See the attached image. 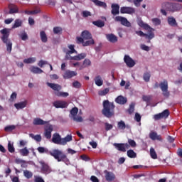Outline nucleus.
Listing matches in <instances>:
<instances>
[{"label": "nucleus", "mask_w": 182, "mask_h": 182, "mask_svg": "<svg viewBox=\"0 0 182 182\" xmlns=\"http://www.w3.org/2000/svg\"><path fill=\"white\" fill-rule=\"evenodd\" d=\"M37 150L39 153H47V154H50L58 162L63 161V163H65V164L69 163V159L68 158V156H66V154H65L62 151L59 149H53V151H49L44 147L39 146Z\"/></svg>", "instance_id": "f257e3e1"}, {"label": "nucleus", "mask_w": 182, "mask_h": 182, "mask_svg": "<svg viewBox=\"0 0 182 182\" xmlns=\"http://www.w3.org/2000/svg\"><path fill=\"white\" fill-rule=\"evenodd\" d=\"M181 5L179 3H173V2H164L161 4V14L167 16V11L168 12H178L181 11Z\"/></svg>", "instance_id": "f03ea898"}, {"label": "nucleus", "mask_w": 182, "mask_h": 182, "mask_svg": "<svg viewBox=\"0 0 182 182\" xmlns=\"http://www.w3.org/2000/svg\"><path fill=\"white\" fill-rule=\"evenodd\" d=\"M102 106V114L103 116L108 119L114 116V108L116 106L114 102H110L108 100H106L103 101Z\"/></svg>", "instance_id": "7ed1b4c3"}, {"label": "nucleus", "mask_w": 182, "mask_h": 182, "mask_svg": "<svg viewBox=\"0 0 182 182\" xmlns=\"http://www.w3.org/2000/svg\"><path fill=\"white\" fill-rule=\"evenodd\" d=\"M0 33L2 35L1 39L4 43L6 44L7 52L11 53L12 52V42L9 40V35H11V29L3 28L0 31Z\"/></svg>", "instance_id": "20e7f679"}, {"label": "nucleus", "mask_w": 182, "mask_h": 182, "mask_svg": "<svg viewBox=\"0 0 182 182\" xmlns=\"http://www.w3.org/2000/svg\"><path fill=\"white\" fill-rule=\"evenodd\" d=\"M73 140L72 135L68 134L65 137L62 138L58 133L53 134L52 141L54 144H60L61 146H66L69 141Z\"/></svg>", "instance_id": "39448f33"}, {"label": "nucleus", "mask_w": 182, "mask_h": 182, "mask_svg": "<svg viewBox=\"0 0 182 182\" xmlns=\"http://www.w3.org/2000/svg\"><path fill=\"white\" fill-rule=\"evenodd\" d=\"M159 87L162 92L163 96L166 99H168L170 97V91H168V82L167 80H164L163 82L159 83Z\"/></svg>", "instance_id": "423d86ee"}, {"label": "nucleus", "mask_w": 182, "mask_h": 182, "mask_svg": "<svg viewBox=\"0 0 182 182\" xmlns=\"http://www.w3.org/2000/svg\"><path fill=\"white\" fill-rule=\"evenodd\" d=\"M135 33L138 35V36H144L146 39H153L154 38V31L151 30V31H148L147 33H144L141 31H136Z\"/></svg>", "instance_id": "0eeeda50"}, {"label": "nucleus", "mask_w": 182, "mask_h": 182, "mask_svg": "<svg viewBox=\"0 0 182 182\" xmlns=\"http://www.w3.org/2000/svg\"><path fill=\"white\" fill-rule=\"evenodd\" d=\"M52 132H53V126L48 124L44 128V136L46 139H52Z\"/></svg>", "instance_id": "6e6552de"}, {"label": "nucleus", "mask_w": 182, "mask_h": 182, "mask_svg": "<svg viewBox=\"0 0 182 182\" xmlns=\"http://www.w3.org/2000/svg\"><path fill=\"white\" fill-rule=\"evenodd\" d=\"M168 116H170V111L165 109L161 113L155 114L154 119V120H160L161 119H167Z\"/></svg>", "instance_id": "1a4fd4ad"}, {"label": "nucleus", "mask_w": 182, "mask_h": 182, "mask_svg": "<svg viewBox=\"0 0 182 182\" xmlns=\"http://www.w3.org/2000/svg\"><path fill=\"white\" fill-rule=\"evenodd\" d=\"M115 22H120L122 25H123L124 26H131L130 22H129V21H127V18L118 16H116L114 18Z\"/></svg>", "instance_id": "9d476101"}, {"label": "nucleus", "mask_w": 182, "mask_h": 182, "mask_svg": "<svg viewBox=\"0 0 182 182\" xmlns=\"http://www.w3.org/2000/svg\"><path fill=\"white\" fill-rule=\"evenodd\" d=\"M113 146H115V149H117V150H118L119 151H122L123 153H125L126 149H129V147H130V146L127 143V144L114 143Z\"/></svg>", "instance_id": "9b49d317"}, {"label": "nucleus", "mask_w": 182, "mask_h": 182, "mask_svg": "<svg viewBox=\"0 0 182 182\" xmlns=\"http://www.w3.org/2000/svg\"><path fill=\"white\" fill-rule=\"evenodd\" d=\"M53 105L56 109H65L68 107V102L65 101L58 100L54 102Z\"/></svg>", "instance_id": "f8f14e48"}, {"label": "nucleus", "mask_w": 182, "mask_h": 182, "mask_svg": "<svg viewBox=\"0 0 182 182\" xmlns=\"http://www.w3.org/2000/svg\"><path fill=\"white\" fill-rule=\"evenodd\" d=\"M124 61L128 68H133L136 65V62L133 60L129 55H125L124 57Z\"/></svg>", "instance_id": "ddd939ff"}, {"label": "nucleus", "mask_w": 182, "mask_h": 182, "mask_svg": "<svg viewBox=\"0 0 182 182\" xmlns=\"http://www.w3.org/2000/svg\"><path fill=\"white\" fill-rule=\"evenodd\" d=\"M41 171L43 173V174H50V173H52V169L50 168V166L48 165V164L45 162H41Z\"/></svg>", "instance_id": "4468645a"}, {"label": "nucleus", "mask_w": 182, "mask_h": 182, "mask_svg": "<svg viewBox=\"0 0 182 182\" xmlns=\"http://www.w3.org/2000/svg\"><path fill=\"white\" fill-rule=\"evenodd\" d=\"M77 73L76 71H70L69 70H66L63 75L64 79H72V77L77 76Z\"/></svg>", "instance_id": "2eb2a0df"}, {"label": "nucleus", "mask_w": 182, "mask_h": 182, "mask_svg": "<svg viewBox=\"0 0 182 182\" xmlns=\"http://www.w3.org/2000/svg\"><path fill=\"white\" fill-rule=\"evenodd\" d=\"M136 12V10L133 7H126L123 6L120 9V13L121 14H128L131 15L132 14H134Z\"/></svg>", "instance_id": "dca6fc26"}, {"label": "nucleus", "mask_w": 182, "mask_h": 182, "mask_svg": "<svg viewBox=\"0 0 182 182\" xmlns=\"http://www.w3.org/2000/svg\"><path fill=\"white\" fill-rule=\"evenodd\" d=\"M149 139L153 141L158 140V141H163V138H161V135H159L157 134V132L153 131L149 133Z\"/></svg>", "instance_id": "f3484780"}, {"label": "nucleus", "mask_w": 182, "mask_h": 182, "mask_svg": "<svg viewBox=\"0 0 182 182\" xmlns=\"http://www.w3.org/2000/svg\"><path fill=\"white\" fill-rule=\"evenodd\" d=\"M111 14L114 16L119 15L120 14V6L117 4H112L111 5Z\"/></svg>", "instance_id": "a211bd4d"}, {"label": "nucleus", "mask_w": 182, "mask_h": 182, "mask_svg": "<svg viewBox=\"0 0 182 182\" xmlns=\"http://www.w3.org/2000/svg\"><path fill=\"white\" fill-rule=\"evenodd\" d=\"M104 173L105 174V179L107 180V181H113L114 178H116V176L114 175V173H113V172L105 170Z\"/></svg>", "instance_id": "6ab92c4d"}, {"label": "nucleus", "mask_w": 182, "mask_h": 182, "mask_svg": "<svg viewBox=\"0 0 182 182\" xmlns=\"http://www.w3.org/2000/svg\"><path fill=\"white\" fill-rule=\"evenodd\" d=\"M47 86L50 87L54 92H60V90H62V86L59 84L47 82Z\"/></svg>", "instance_id": "aec40b11"}, {"label": "nucleus", "mask_w": 182, "mask_h": 182, "mask_svg": "<svg viewBox=\"0 0 182 182\" xmlns=\"http://www.w3.org/2000/svg\"><path fill=\"white\" fill-rule=\"evenodd\" d=\"M48 123H49V122L43 121V119L41 118H35L33 121L34 126H44V124H48Z\"/></svg>", "instance_id": "412c9836"}, {"label": "nucleus", "mask_w": 182, "mask_h": 182, "mask_svg": "<svg viewBox=\"0 0 182 182\" xmlns=\"http://www.w3.org/2000/svg\"><path fill=\"white\" fill-rule=\"evenodd\" d=\"M138 25L141 28H144L145 29V31H147V32H151V31H154L153 29V28L150 27V26H149L148 24L144 23V22L142 21V20H139L138 21Z\"/></svg>", "instance_id": "4be33fe9"}, {"label": "nucleus", "mask_w": 182, "mask_h": 182, "mask_svg": "<svg viewBox=\"0 0 182 182\" xmlns=\"http://www.w3.org/2000/svg\"><path fill=\"white\" fill-rule=\"evenodd\" d=\"M116 103H118V105H126L127 103V98L119 95L115 99Z\"/></svg>", "instance_id": "5701e85b"}, {"label": "nucleus", "mask_w": 182, "mask_h": 182, "mask_svg": "<svg viewBox=\"0 0 182 182\" xmlns=\"http://www.w3.org/2000/svg\"><path fill=\"white\" fill-rule=\"evenodd\" d=\"M91 2H93L96 6H101V8H105L106 9L107 8V4L105 2L100 1L99 0H90Z\"/></svg>", "instance_id": "b1692460"}, {"label": "nucleus", "mask_w": 182, "mask_h": 182, "mask_svg": "<svg viewBox=\"0 0 182 182\" xmlns=\"http://www.w3.org/2000/svg\"><path fill=\"white\" fill-rule=\"evenodd\" d=\"M82 38H84V41H87L89 39H92V33L89 32L88 31H84L81 33Z\"/></svg>", "instance_id": "393cba45"}, {"label": "nucleus", "mask_w": 182, "mask_h": 182, "mask_svg": "<svg viewBox=\"0 0 182 182\" xmlns=\"http://www.w3.org/2000/svg\"><path fill=\"white\" fill-rule=\"evenodd\" d=\"M87 55L85 53H82L80 54H78L77 55H75L73 57H70V59L73 60H82L86 58Z\"/></svg>", "instance_id": "a878e982"}, {"label": "nucleus", "mask_w": 182, "mask_h": 182, "mask_svg": "<svg viewBox=\"0 0 182 182\" xmlns=\"http://www.w3.org/2000/svg\"><path fill=\"white\" fill-rule=\"evenodd\" d=\"M95 83L97 86H103V78H102V76L97 75L95 79Z\"/></svg>", "instance_id": "bb28decb"}, {"label": "nucleus", "mask_w": 182, "mask_h": 182, "mask_svg": "<svg viewBox=\"0 0 182 182\" xmlns=\"http://www.w3.org/2000/svg\"><path fill=\"white\" fill-rule=\"evenodd\" d=\"M107 39L109 41V42H111V43H116L117 42V36H116L114 34H108L107 35Z\"/></svg>", "instance_id": "cd10ccee"}, {"label": "nucleus", "mask_w": 182, "mask_h": 182, "mask_svg": "<svg viewBox=\"0 0 182 182\" xmlns=\"http://www.w3.org/2000/svg\"><path fill=\"white\" fill-rule=\"evenodd\" d=\"M30 71L31 73H34L36 75L43 73V70L38 67L31 66L30 68Z\"/></svg>", "instance_id": "c85d7f7f"}, {"label": "nucleus", "mask_w": 182, "mask_h": 182, "mask_svg": "<svg viewBox=\"0 0 182 182\" xmlns=\"http://www.w3.org/2000/svg\"><path fill=\"white\" fill-rule=\"evenodd\" d=\"M26 105H28V102L26 101H23L14 104V107L19 110V109H25V107H26Z\"/></svg>", "instance_id": "c756f323"}, {"label": "nucleus", "mask_w": 182, "mask_h": 182, "mask_svg": "<svg viewBox=\"0 0 182 182\" xmlns=\"http://www.w3.org/2000/svg\"><path fill=\"white\" fill-rule=\"evenodd\" d=\"M40 38L43 43H46V42H48V36L46 35V33L44 31L40 32Z\"/></svg>", "instance_id": "7c9ffc66"}, {"label": "nucleus", "mask_w": 182, "mask_h": 182, "mask_svg": "<svg viewBox=\"0 0 182 182\" xmlns=\"http://www.w3.org/2000/svg\"><path fill=\"white\" fill-rule=\"evenodd\" d=\"M22 23H23L22 20H21L19 18H16L14 21V25L12 26V29H16V28H19V27L22 26Z\"/></svg>", "instance_id": "2f4dec72"}, {"label": "nucleus", "mask_w": 182, "mask_h": 182, "mask_svg": "<svg viewBox=\"0 0 182 182\" xmlns=\"http://www.w3.org/2000/svg\"><path fill=\"white\" fill-rule=\"evenodd\" d=\"M117 127L119 130H124L126 128L129 129V125H126V123L121 120L117 123Z\"/></svg>", "instance_id": "473e14b6"}, {"label": "nucleus", "mask_w": 182, "mask_h": 182, "mask_svg": "<svg viewBox=\"0 0 182 182\" xmlns=\"http://www.w3.org/2000/svg\"><path fill=\"white\" fill-rule=\"evenodd\" d=\"M168 23L170 25V26H177V21H176V18L174 17H168Z\"/></svg>", "instance_id": "72a5a7b5"}, {"label": "nucleus", "mask_w": 182, "mask_h": 182, "mask_svg": "<svg viewBox=\"0 0 182 182\" xmlns=\"http://www.w3.org/2000/svg\"><path fill=\"white\" fill-rule=\"evenodd\" d=\"M127 154L129 159H136V157H137V154H136L133 149L128 150Z\"/></svg>", "instance_id": "f704fd0d"}, {"label": "nucleus", "mask_w": 182, "mask_h": 182, "mask_svg": "<svg viewBox=\"0 0 182 182\" xmlns=\"http://www.w3.org/2000/svg\"><path fill=\"white\" fill-rule=\"evenodd\" d=\"M19 153L23 156H28L29 150L27 147H24L23 149H20Z\"/></svg>", "instance_id": "c9c22d12"}, {"label": "nucleus", "mask_w": 182, "mask_h": 182, "mask_svg": "<svg viewBox=\"0 0 182 182\" xmlns=\"http://www.w3.org/2000/svg\"><path fill=\"white\" fill-rule=\"evenodd\" d=\"M23 176L24 177H26V178H32V177H33V173L28 170H25L23 171Z\"/></svg>", "instance_id": "e433bc0d"}, {"label": "nucleus", "mask_w": 182, "mask_h": 182, "mask_svg": "<svg viewBox=\"0 0 182 182\" xmlns=\"http://www.w3.org/2000/svg\"><path fill=\"white\" fill-rule=\"evenodd\" d=\"M35 62H36V58L35 57H31V58H26L23 60V63H35Z\"/></svg>", "instance_id": "4c0bfd02"}, {"label": "nucleus", "mask_w": 182, "mask_h": 182, "mask_svg": "<svg viewBox=\"0 0 182 182\" xmlns=\"http://www.w3.org/2000/svg\"><path fill=\"white\" fill-rule=\"evenodd\" d=\"M55 95L58 97H68V96H69L68 92H55Z\"/></svg>", "instance_id": "58836bf2"}, {"label": "nucleus", "mask_w": 182, "mask_h": 182, "mask_svg": "<svg viewBox=\"0 0 182 182\" xmlns=\"http://www.w3.org/2000/svg\"><path fill=\"white\" fill-rule=\"evenodd\" d=\"M90 45H95V40L93 38H90L87 41H84L82 46H90Z\"/></svg>", "instance_id": "ea45409f"}, {"label": "nucleus", "mask_w": 182, "mask_h": 182, "mask_svg": "<svg viewBox=\"0 0 182 182\" xmlns=\"http://www.w3.org/2000/svg\"><path fill=\"white\" fill-rule=\"evenodd\" d=\"M92 23H93V25H95V26H97L98 28H103V26H105V22H103L100 20L93 21Z\"/></svg>", "instance_id": "a19ab883"}, {"label": "nucleus", "mask_w": 182, "mask_h": 182, "mask_svg": "<svg viewBox=\"0 0 182 182\" xmlns=\"http://www.w3.org/2000/svg\"><path fill=\"white\" fill-rule=\"evenodd\" d=\"M30 137H31L32 139H34L36 141H41L42 140V136L39 134L35 135L33 134H30Z\"/></svg>", "instance_id": "79ce46f5"}, {"label": "nucleus", "mask_w": 182, "mask_h": 182, "mask_svg": "<svg viewBox=\"0 0 182 182\" xmlns=\"http://www.w3.org/2000/svg\"><path fill=\"white\" fill-rule=\"evenodd\" d=\"M109 91L110 90L109 88H105L102 90L99 91L98 95L99 96H106V95H107Z\"/></svg>", "instance_id": "37998d69"}, {"label": "nucleus", "mask_w": 182, "mask_h": 182, "mask_svg": "<svg viewBox=\"0 0 182 182\" xmlns=\"http://www.w3.org/2000/svg\"><path fill=\"white\" fill-rule=\"evenodd\" d=\"M150 77H151V75H150V73H144L143 79L145 82H150Z\"/></svg>", "instance_id": "c03bdc74"}, {"label": "nucleus", "mask_w": 182, "mask_h": 182, "mask_svg": "<svg viewBox=\"0 0 182 182\" xmlns=\"http://www.w3.org/2000/svg\"><path fill=\"white\" fill-rule=\"evenodd\" d=\"M134 106H135L134 103L132 102L130 104L129 107L127 109L129 114H132L134 112Z\"/></svg>", "instance_id": "a18cd8bd"}, {"label": "nucleus", "mask_w": 182, "mask_h": 182, "mask_svg": "<svg viewBox=\"0 0 182 182\" xmlns=\"http://www.w3.org/2000/svg\"><path fill=\"white\" fill-rule=\"evenodd\" d=\"M150 156L151 159H154V160L157 159V154L156 153V151L154 149V148L150 149Z\"/></svg>", "instance_id": "49530a36"}, {"label": "nucleus", "mask_w": 182, "mask_h": 182, "mask_svg": "<svg viewBox=\"0 0 182 182\" xmlns=\"http://www.w3.org/2000/svg\"><path fill=\"white\" fill-rule=\"evenodd\" d=\"M18 12L19 11L18 10V7L16 6H14L10 8L9 14H18Z\"/></svg>", "instance_id": "de8ad7c7"}, {"label": "nucleus", "mask_w": 182, "mask_h": 182, "mask_svg": "<svg viewBox=\"0 0 182 182\" xmlns=\"http://www.w3.org/2000/svg\"><path fill=\"white\" fill-rule=\"evenodd\" d=\"M15 129H16L15 125H9L4 128V130L5 132H12L13 130H15Z\"/></svg>", "instance_id": "09e8293b"}, {"label": "nucleus", "mask_w": 182, "mask_h": 182, "mask_svg": "<svg viewBox=\"0 0 182 182\" xmlns=\"http://www.w3.org/2000/svg\"><path fill=\"white\" fill-rule=\"evenodd\" d=\"M78 112L79 109H77V107H74L70 110V114H72L73 117H76Z\"/></svg>", "instance_id": "8fccbe9b"}, {"label": "nucleus", "mask_w": 182, "mask_h": 182, "mask_svg": "<svg viewBox=\"0 0 182 182\" xmlns=\"http://www.w3.org/2000/svg\"><path fill=\"white\" fill-rule=\"evenodd\" d=\"M62 28L61 27H54L53 28V33L55 35H59V33H62Z\"/></svg>", "instance_id": "3c124183"}, {"label": "nucleus", "mask_w": 182, "mask_h": 182, "mask_svg": "<svg viewBox=\"0 0 182 182\" xmlns=\"http://www.w3.org/2000/svg\"><path fill=\"white\" fill-rule=\"evenodd\" d=\"M20 38L22 41H28L29 39V36H28V33L26 32H23L20 35Z\"/></svg>", "instance_id": "603ef678"}, {"label": "nucleus", "mask_w": 182, "mask_h": 182, "mask_svg": "<svg viewBox=\"0 0 182 182\" xmlns=\"http://www.w3.org/2000/svg\"><path fill=\"white\" fill-rule=\"evenodd\" d=\"M82 18H87L89 16H92V13L88 11H83L82 12Z\"/></svg>", "instance_id": "864d4df0"}, {"label": "nucleus", "mask_w": 182, "mask_h": 182, "mask_svg": "<svg viewBox=\"0 0 182 182\" xmlns=\"http://www.w3.org/2000/svg\"><path fill=\"white\" fill-rule=\"evenodd\" d=\"M8 150L10 153H15V148L14 147V145L11 144V141H9Z\"/></svg>", "instance_id": "5fc2aeb1"}, {"label": "nucleus", "mask_w": 182, "mask_h": 182, "mask_svg": "<svg viewBox=\"0 0 182 182\" xmlns=\"http://www.w3.org/2000/svg\"><path fill=\"white\" fill-rule=\"evenodd\" d=\"M73 87H75V89H80V87H82V84H80L79 81H75L73 82Z\"/></svg>", "instance_id": "6e6d98bb"}, {"label": "nucleus", "mask_w": 182, "mask_h": 182, "mask_svg": "<svg viewBox=\"0 0 182 182\" xmlns=\"http://www.w3.org/2000/svg\"><path fill=\"white\" fill-rule=\"evenodd\" d=\"M91 65H92V61H90V60H89V58H86L83 61V65L85 66V68H86L87 66H90Z\"/></svg>", "instance_id": "4d7b16f0"}, {"label": "nucleus", "mask_w": 182, "mask_h": 182, "mask_svg": "<svg viewBox=\"0 0 182 182\" xmlns=\"http://www.w3.org/2000/svg\"><path fill=\"white\" fill-rule=\"evenodd\" d=\"M70 50L68 51L69 53H77V51H76V50H75V46L74 45H70L68 46Z\"/></svg>", "instance_id": "13d9d810"}, {"label": "nucleus", "mask_w": 182, "mask_h": 182, "mask_svg": "<svg viewBox=\"0 0 182 182\" xmlns=\"http://www.w3.org/2000/svg\"><path fill=\"white\" fill-rule=\"evenodd\" d=\"M105 126L106 132H109V130H112V129H113V125H112V124H109L108 122H105Z\"/></svg>", "instance_id": "bf43d9fd"}, {"label": "nucleus", "mask_w": 182, "mask_h": 182, "mask_svg": "<svg viewBox=\"0 0 182 182\" xmlns=\"http://www.w3.org/2000/svg\"><path fill=\"white\" fill-rule=\"evenodd\" d=\"M43 65H49V63H48V61L41 60L38 63L39 68H43Z\"/></svg>", "instance_id": "052dcab7"}, {"label": "nucleus", "mask_w": 182, "mask_h": 182, "mask_svg": "<svg viewBox=\"0 0 182 182\" xmlns=\"http://www.w3.org/2000/svg\"><path fill=\"white\" fill-rule=\"evenodd\" d=\"M134 119L136 120V122H137L138 123L141 122V115H140V114L139 113H136L135 114V117Z\"/></svg>", "instance_id": "680f3d73"}, {"label": "nucleus", "mask_w": 182, "mask_h": 182, "mask_svg": "<svg viewBox=\"0 0 182 182\" xmlns=\"http://www.w3.org/2000/svg\"><path fill=\"white\" fill-rule=\"evenodd\" d=\"M152 22L153 23H154L156 26L160 25V23H161V21H160L159 18H154L152 19Z\"/></svg>", "instance_id": "e2e57ef3"}, {"label": "nucleus", "mask_w": 182, "mask_h": 182, "mask_svg": "<svg viewBox=\"0 0 182 182\" xmlns=\"http://www.w3.org/2000/svg\"><path fill=\"white\" fill-rule=\"evenodd\" d=\"M76 39H77L76 42L78 45H80V43H82V45H83V43L85 42V40H84L83 37L82 38V37H77Z\"/></svg>", "instance_id": "0e129e2a"}, {"label": "nucleus", "mask_w": 182, "mask_h": 182, "mask_svg": "<svg viewBox=\"0 0 182 182\" xmlns=\"http://www.w3.org/2000/svg\"><path fill=\"white\" fill-rule=\"evenodd\" d=\"M128 143L131 147H136V141L133 139H128Z\"/></svg>", "instance_id": "69168bd1"}, {"label": "nucleus", "mask_w": 182, "mask_h": 182, "mask_svg": "<svg viewBox=\"0 0 182 182\" xmlns=\"http://www.w3.org/2000/svg\"><path fill=\"white\" fill-rule=\"evenodd\" d=\"M142 99H143L144 102H146V103H149V102H150V100H151V97L147 96V95H144L142 97Z\"/></svg>", "instance_id": "338daca9"}, {"label": "nucleus", "mask_w": 182, "mask_h": 182, "mask_svg": "<svg viewBox=\"0 0 182 182\" xmlns=\"http://www.w3.org/2000/svg\"><path fill=\"white\" fill-rule=\"evenodd\" d=\"M16 92H13L10 97L9 101L10 102H14V100H15V99H16Z\"/></svg>", "instance_id": "774afa93"}]
</instances>
